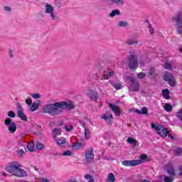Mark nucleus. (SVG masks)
<instances>
[{
	"mask_svg": "<svg viewBox=\"0 0 182 182\" xmlns=\"http://www.w3.org/2000/svg\"><path fill=\"white\" fill-rule=\"evenodd\" d=\"M164 109L165 112H167V113H171V112H173V105L166 103L164 106Z\"/></svg>",
	"mask_w": 182,
	"mask_h": 182,
	"instance_id": "24",
	"label": "nucleus"
},
{
	"mask_svg": "<svg viewBox=\"0 0 182 182\" xmlns=\"http://www.w3.org/2000/svg\"><path fill=\"white\" fill-rule=\"evenodd\" d=\"M170 91L168 89H165L162 91V96L164 97V99H166V100H168L170 99Z\"/></svg>",
	"mask_w": 182,
	"mask_h": 182,
	"instance_id": "27",
	"label": "nucleus"
},
{
	"mask_svg": "<svg viewBox=\"0 0 182 182\" xmlns=\"http://www.w3.org/2000/svg\"><path fill=\"white\" fill-rule=\"evenodd\" d=\"M25 154V151L22 149L19 150L18 152V156H23Z\"/></svg>",
	"mask_w": 182,
	"mask_h": 182,
	"instance_id": "53",
	"label": "nucleus"
},
{
	"mask_svg": "<svg viewBox=\"0 0 182 182\" xmlns=\"http://www.w3.org/2000/svg\"><path fill=\"white\" fill-rule=\"evenodd\" d=\"M137 43H139V41H137V39L135 38H129L128 40L126 41L125 44L126 45H137Z\"/></svg>",
	"mask_w": 182,
	"mask_h": 182,
	"instance_id": "23",
	"label": "nucleus"
},
{
	"mask_svg": "<svg viewBox=\"0 0 182 182\" xmlns=\"http://www.w3.org/2000/svg\"><path fill=\"white\" fill-rule=\"evenodd\" d=\"M87 96H88V97L90 98L91 100L96 102V100H97L99 95L97 94V92H96V90H87Z\"/></svg>",
	"mask_w": 182,
	"mask_h": 182,
	"instance_id": "12",
	"label": "nucleus"
},
{
	"mask_svg": "<svg viewBox=\"0 0 182 182\" xmlns=\"http://www.w3.org/2000/svg\"><path fill=\"white\" fill-rule=\"evenodd\" d=\"M45 13L48 15L51 22H59V16L55 13V8L52 4H48L45 6Z\"/></svg>",
	"mask_w": 182,
	"mask_h": 182,
	"instance_id": "4",
	"label": "nucleus"
},
{
	"mask_svg": "<svg viewBox=\"0 0 182 182\" xmlns=\"http://www.w3.org/2000/svg\"><path fill=\"white\" fill-rule=\"evenodd\" d=\"M68 182H77L76 178L68 179Z\"/></svg>",
	"mask_w": 182,
	"mask_h": 182,
	"instance_id": "55",
	"label": "nucleus"
},
{
	"mask_svg": "<svg viewBox=\"0 0 182 182\" xmlns=\"http://www.w3.org/2000/svg\"><path fill=\"white\" fill-rule=\"evenodd\" d=\"M109 107L112 109V112H114L115 116H120V111L119 110V107L113 104H109Z\"/></svg>",
	"mask_w": 182,
	"mask_h": 182,
	"instance_id": "17",
	"label": "nucleus"
},
{
	"mask_svg": "<svg viewBox=\"0 0 182 182\" xmlns=\"http://www.w3.org/2000/svg\"><path fill=\"white\" fill-rule=\"evenodd\" d=\"M166 171L171 177H174V176H176V171H174V168H173L172 163H168L166 166Z\"/></svg>",
	"mask_w": 182,
	"mask_h": 182,
	"instance_id": "14",
	"label": "nucleus"
},
{
	"mask_svg": "<svg viewBox=\"0 0 182 182\" xmlns=\"http://www.w3.org/2000/svg\"><path fill=\"white\" fill-rule=\"evenodd\" d=\"M130 55L128 56V66L131 70H136L139 66L137 61V54L134 51H130Z\"/></svg>",
	"mask_w": 182,
	"mask_h": 182,
	"instance_id": "5",
	"label": "nucleus"
},
{
	"mask_svg": "<svg viewBox=\"0 0 182 182\" xmlns=\"http://www.w3.org/2000/svg\"><path fill=\"white\" fill-rule=\"evenodd\" d=\"M134 112H135V113H137L138 114H141V111H140L139 109H136Z\"/></svg>",
	"mask_w": 182,
	"mask_h": 182,
	"instance_id": "56",
	"label": "nucleus"
},
{
	"mask_svg": "<svg viewBox=\"0 0 182 182\" xmlns=\"http://www.w3.org/2000/svg\"><path fill=\"white\" fill-rule=\"evenodd\" d=\"M155 130L157 132V134L161 136V137H168L171 139V140H174V136H171V134L167 130V128H166L163 125H158L155 127Z\"/></svg>",
	"mask_w": 182,
	"mask_h": 182,
	"instance_id": "7",
	"label": "nucleus"
},
{
	"mask_svg": "<svg viewBox=\"0 0 182 182\" xmlns=\"http://www.w3.org/2000/svg\"><path fill=\"white\" fill-rule=\"evenodd\" d=\"M63 156H73V152H72V151L68 150L63 152Z\"/></svg>",
	"mask_w": 182,
	"mask_h": 182,
	"instance_id": "42",
	"label": "nucleus"
},
{
	"mask_svg": "<svg viewBox=\"0 0 182 182\" xmlns=\"http://www.w3.org/2000/svg\"><path fill=\"white\" fill-rule=\"evenodd\" d=\"M149 75H150L151 77H156L157 75V73H156V69H154V68H151L149 69Z\"/></svg>",
	"mask_w": 182,
	"mask_h": 182,
	"instance_id": "30",
	"label": "nucleus"
},
{
	"mask_svg": "<svg viewBox=\"0 0 182 182\" xmlns=\"http://www.w3.org/2000/svg\"><path fill=\"white\" fill-rule=\"evenodd\" d=\"M164 181L165 182H171V178L168 177V176H164Z\"/></svg>",
	"mask_w": 182,
	"mask_h": 182,
	"instance_id": "51",
	"label": "nucleus"
},
{
	"mask_svg": "<svg viewBox=\"0 0 182 182\" xmlns=\"http://www.w3.org/2000/svg\"><path fill=\"white\" fill-rule=\"evenodd\" d=\"M55 142L58 144V146H63V144H66V139L63 137L56 138Z\"/></svg>",
	"mask_w": 182,
	"mask_h": 182,
	"instance_id": "25",
	"label": "nucleus"
},
{
	"mask_svg": "<svg viewBox=\"0 0 182 182\" xmlns=\"http://www.w3.org/2000/svg\"><path fill=\"white\" fill-rule=\"evenodd\" d=\"M112 87H114L117 90H120L122 89V84L117 82H113L112 81H109Z\"/></svg>",
	"mask_w": 182,
	"mask_h": 182,
	"instance_id": "26",
	"label": "nucleus"
},
{
	"mask_svg": "<svg viewBox=\"0 0 182 182\" xmlns=\"http://www.w3.org/2000/svg\"><path fill=\"white\" fill-rule=\"evenodd\" d=\"M107 181L108 182H114L116 181V178L114 177V175L113 173H110L107 176Z\"/></svg>",
	"mask_w": 182,
	"mask_h": 182,
	"instance_id": "29",
	"label": "nucleus"
},
{
	"mask_svg": "<svg viewBox=\"0 0 182 182\" xmlns=\"http://www.w3.org/2000/svg\"><path fill=\"white\" fill-rule=\"evenodd\" d=\"M21 146H23V144H21Z\"/></svg>",
	"mask_w": 182,
	"mask_h": 182,
	"instance_id": "62",
	"label": "nucleus"
},
{
	"mask_svg": "<svg viewBox=\"0 0 182 182\" xmlns=\"http://www.w3.org/2000/svg\"><path fill=\"white\" fill-rule=\"evenodd\" d=\"M84 178H85V180H89L88 182H95V178H93L90 174L85 175Z\"/></svg>",
	"mask_w": 182,
	"mask_h": 182,
	"instance_id": "34",
	"label": "nucleus"
},
{
	"mask_svg": "<svg viewBox=\"0 0 182 182\" xmlns=\"http://www.w3.org/2000/svg\"><path fill=\"white\" fill-rule=\"evenodd\" d=\"M178 170L182 173V165L178 167Z\"/></svg>",
	"mask_w": 182,
	"mask_h": 182,
	"instance_id": "58",
	"label": "nucleus"
},
{
	"mask_svg": "<svg viewBox=\"0 0 182 182\" xmlns=\"http://www.w3.org/2000/svg\"><path fill=\"white\" fill-rule=\"evenodd\" d=\"M140 159V161H141V163H144L145 160H147L148 156L146 154H141L139 156Z\"/></svg>",
	"mask_w": 182,
	"mask_h": 182,
	"instance_id": "37",
	"label": "nucleus"
},
{
	"mask_svg": "<svg viewBox=\"0 0 182 182\" xmlns=\"http://www.w3.org/2000/svg\"><path fill=\"white\" fill-rule=\"evenodd\" d=\"M85 137L87 140L90 137V132L87 128L85 129Z\"/></svg>",
	"mask_w": 182,
	"mask_h": 182,
	"instance_id": "36",
	"label": "nucleus"
},
{
	"mask_svg": "<svg viewBox=\"0 0 182 182\" xmlns=\"http://www.w3.org/2000/svg\"><path fill=\"white\" fill-rule=\"evenodd\" d=\"M4 124L8 127L10 133H15L16 132V124L12 122L11 118H6L4 121Z\"/></svg>",
	"mask_w": 182,
	"mask_h": 182,
	"instance_id": "9",
	"label": "nucleus"
},
{
	"mask_svg": "<svg viewBox=\"0 0 182 182\" xmlns=\"http://www.w3.org/2000/svg\"><path fill=\"white\" fill-rule=\"evenodd\" d=\"M73 150H80V149H85V144L77 142L73 145Z\"/></svg>",
	"mask_w": 182,
	"mask_h": 182,
	"instance_id": "20",
	"label": "nucleus"
},
{
	"mask_svg": "<svg viewBox=\"0 0 182 182\" xmlns=\"http://www.w3.org/2000/svg\"><path fill=\"white\" fill-rule=\"evenodd\" d=\"M16 107H17L18 112H23V110L22 109V106H21V104L18 103L16 105Z\"/></svg>",
	"mask_w": 182,
	"mask_h": 182,
	"instance_id": "49",
	"label": "nucleus"
},
{
	"mask_svg": "<svg viewBox=\"0 0 182 182\" xmlns=\"http://www.w3.org/2000/svg\"><path fill=\"white\" fill-rule=\"evenodd\" d=\"M171 77H173V75H171V73H167V72L165 73L164 79L166 80V82H168V80H170L171 79Z\"/></svg>",
	"mask_w": 182,
	"mask_h": 182,
	"instance_id": "31",
	"label": "nucleus"
},
{
	"mask_svg": "<svg viewBox=\"0 0 182 182\" xmlns=\"http://www.w3.org/2000/svg\"><path fill=\"white\" fill-rule=\"evenodd\" d=\"M168 82L171 86H174V85H176V80H174L171 78Z\"/></svg>",
	"mask_w": 182,
	"mask_h": 182,
	"instance_id": "48",
	"label": "nucleus"
},
{
	"mask_svg": "<svg viewBox=\"0 0 182 182\" xmlns=\"http://www.w3.org/2000/svg\"><path fill=\"white\" fill-rule=\"evenodd\" d=\"M122 166L125 167H134V166H139V164H141V161L139 159L134 160H125L122 162Z\"/></svg>",
	"mask_w": 182,
	"mask_h": 182,
	"instance_id": "10",
	"label": "nucleus"
},
{
	"mask_svg": "<svg viewBox=\"0 0 182 182\" xmlns=\"http://www.w3.org/2000/svg\"><path fill=\"white\" fill-rule=\"evenodd\" d=\"M101 119H103V120H105V122H107V124H112V122H110V119H113V115L110 112H107L104 114H102L101 117Z\"/></svg>",
	"mask_w": 182,
	"mask_h": 182,
	"instance_id": "13",
	"label": "nucleus"
},
{
	"mask_svg": "<svg viewBox=\"0 0 182 182\" xmlns=\"http://www.w3.org/2000/svg\"><path fill=\"white\" fill-rule=\"evenodd\" d=\"M149 29V33L151 35H154V28H153V26H151V24L149 25L148 26Z\"/></svg>",
	"mask_w": 182,
	"mask_h": 182,
	"instance_id": "43",
	"label": "nucleus"
},
{
	"mask_svg": "<svg viewBox=\"0 0 182 182\" xmlns=\"http://www.w3.org/2000/svg\"><path fill=\"white\" fill-rule=\"evenodd\" d=\"M149 109L146 107H143L141 110V114H148Z\"/></svg>",
	"mask_w": 182,
	"mask_h": 182,
	"instance_id": "38",
	"label": "nucleus"
},
{
	"mask_svg": "<svg viewBox=\"0 0 182 182\" xmlns=\"http://www.w3.org/2000/svg\"><path fill=\"white\" fill-rule=\"evenodd\" d=\"M65 129L66 132H72V130H73V127H72V126H70L69 127H65Z\"/></svg>",
	"mask_w": 182,
	"mask_h": 182,
	"instance_id": "50",
	"label": "nucleus"
},
{
	"mask_svg": "<svg viewBox=\"0 0 182 182\" xmlns=\"http://www.w3.org/2000/svg\"><path fill=\"white\" fill-rule=\"evenodd\" d=\"M109 15L110 18H114V16H120L121 15L120 10L114 9L111 11V13H109Z\"/></svg>",
	"mask_w": 182,
	"mask_h": 182,
	"instance_id": "19",
	"label": "nucleus"
},
{
	"mask_svg": "<svg viewBox=\"0 0 182 182\" xmlns=\"http://www.w3.org/2000/svg\"><path fill=\"white\" fill-rule=\"evenodd\" d=\"M7 114L9 117H11V119H14V117H16V114H15V112H14V111H9Z\"/></svg>",
	"mask_w": 182,
	"mask_h": 182,
	"instance_id": "41",
	"label": "nucleus"
},
{
	"mask_svg": "<svg viewBox=\"0 0 182 182\" xmlns=\"http://www.w3.org/2000/svg\"><path fill=\"white\" fill-rule=\"evenodd\" d=\"M6 171L15 176L16 177H26L28 173L25 170L21 168L19 162L14 161L10 163L9 166L6 168Z\"/></svg>",
	"mask_w": 182,
	"mask_h": 182,
	"instance_id": "2",
	"label": "nucleus"
},
{
	"mask_svg": "<svg viewBox=\"0 0 182 182\" xmlns=\"http://www.w3.org/2000/svg\"><path fill=\"white\" fill-rule=\"evenodd\" d=\"M14 53H15V48H11L9 50V55L10 58H14Z\"/></svg>",
	"mask_w": 182,
	"mask_h": 182,
	"instance_id": "39",
	"label": "nucleus"
},
{
	"mask_svg": "<svg viewBox=\"0 0 182 182\" xmlns=\"http://www.w3.org/2000/svg\"><path fill=\"white\" fill-rule=\"evenodd\" d=\"M4 11L5 12H11V11H12V9L10 6H4Z\"/></svg>",
	"mask_w": 182,
	"mask_h": 182,
	"instance_id": "47",
	"label": "nucleus"
},
{
	"mask_svg": "<svg viewBox=\"0 0 182 182\" xmlns=\"http://www.w3.org/2000/svg\"><path fill=\"white\" fill-rule=\"evenodd\" d=\"M179 52H181V53H182V48H179Z\"/></svg>",
	"mask_w": 182,
	"mask_h": 182,
	"instance_id": "60",
	"label": "nucleus"
},
{
	"mask_svg": "<svg viewBox=\"0 0 182 182\" xmlns=\"http://www.w3.org/2000/svg\"><path fill=\"white\" fill-rule=\"evenodd\" d=\"M173 21L176 22L177 33L181 35L182 33V10L177 12L173 17Z\"/></svg>",
	"mask_w": 182,
	"mask_h": 182,
	"instance_id": "6",
	"label": "nucleus"
},
{
	"mask_svg": "<svg viewBox=\"0 0 182 182\" xmlns=\"http://www.w3.org/2000/svg\"><path fill=\"white\" fill-rule=\"evenodd\" d=\"M17 116L21 120H23L24 122H28V117H26V115H25V114L23 113V111L17 112Z\"/></svg>",
	"mask_w": 182,
	"mask_h": 182,
	"instance_id": "21",
	"label": "nucleus"
},
{
	"mask_svg": "<svg viewBox=\"0 0 182 182\" xmlns=\"http://www.w3.org/2000/svg\"><path fill=\"white\" fill-rule=\"evenodd\" d=\"M2 174H3V176H6V173H5V172L3 173Z\"/></svg>",
	"mask_w": 182,
	"mask_h": 182,
	"instance_id": "61",
	"label": "nucleus"
},
{
	"mask_svg": "<svg viewBox=\"0 0 182 182\" xmlns=\"http://www.w3.org/2000/svg\"><path fill=\"white\" fill-rule=\"evenodd\" d=\"M151 127H152V129H154V128L156 129V125L152 123V124H151Z\"/></svg>",
	"mask_w": 182,
	"mask_h": 182,
	"instance_id": "57",
	"label": "nucleus"
},
{
	"mask_svg": "<svg viewBox=\"0 0 182 182\" xmlns=\"http://www.w3.org/2000/svg\"><path fill=\"white\" fill-rule=\"evenodd\" d=\"M36 147L37 150H43V149H45V145L41 142H38Z\"/></svg>",
	"mask_w": 182,
	"mask_h": 182,
	"instance_id": "35",
	"label": "nucleus"
},
{
	"mask_svg": "<svg viewBox=\"0 0 182 182\" xmlns=\"http://www.w3.org/2000/svg\"><path fill=\"white\" fill-rule=\"evenodd\" d=\"M141 182H150V181H149L147 179H144V180L141 181Z\"/></svg>",
	"mask_w": 182,
	"mask_h": 182,
	"instance_id": "59",
	"label": "nucleus"
},
{
	"mask_svg": "<svg viewBox=\"0 0 182 182\" xmlns=\"http://www.w3.org/2000/svg\"><path fill=\"white\" fill-rule=\"evenodd\" d=\"M31 97H33V99H39L41 98V94L39 93L32 94Z\"/></svg>",
	"mask_w": 182,
	"mask_h": 182,
	"instance_id": "46",
	"label": "nucleus"
},
{
	"mask_svg": "<svg viewBox=\"0 0 182 182\" xmlns=\"http://www.w3.org/2000/svg\"><path fill=\"white\" fill-rule=\"evenodd\" d=\"M41 100H37L34 102H33L30 106H29V110L31 112H35L36 110H38L39 109V106H41Z\"/></svg>",
	"mask_w": 182,
	"mask_h": 182,
	"instance_id": "15",
	"label": "nucleus"
},
{
	"mask_svg": "<svg viewBox=\"0 0 182 182\" xmlns=\"http://www.w3.org/2000/svg\"><path fill=\"white\" fill-rule=\"evenodd\" d=\"M114 76V72L109 70L107 67H100V73L96 75V80L101 82L103 80H109L110 77Z\"/></svg>",
	"mask_w": 182,
	"mask_h": 182,
	"instance_id": "3",
	"label": "nucleus"
},
{
	"mask_svg": "<svg viewBox=\"0 0 182 182\" xmlns=\"http://www.w3.org/2000/svg\"><path fill=\"white\" fill-rule=\"evenodd\" d=\"M61 133L62 131L60 130V129L55 128L52 132V137H53V139H56V136H60Z\"/></svg>",
	"mask_w": 182,
	"mask_h": 182,
	"instance_id": "22",
	"label": "nucleus"
},
{
	"mask_svg": "<svg viewBox=\"0 0 182 182\" xmlns=\"http://www.w3.org/2000/svg\"><path fill=\"white\" fill-rule=\"evenodd\" d=\"M52 124V123L51 124H50V126Z\"/></svg>",
	"mask_w": 182,
	"mask_h": 182,
	"instance_id": "64",
	"label": "nucleus"
},
{
	"mask_svg": "<svg viewBox=\"0 0 182 182\" xmlns=\"http://www.w3.org/2000/svg\"><path fill=\"white\" fill-rule=\"evenodd\" d=\"M173 154H174V156H181V154H182V148L175 147L173 149Z\"/></svg>",
	"mask_w": 182,
	"mask_h": 182,
	"instance_id": "28",
	"label": "nucleus"
},
{
	"mask_svg": "<svg viewBox=\"0 0 182 182\" xmlns=\"http://www.w3.org/2000/svg\"><path fill=\"white\" fill-rule=\"evenodd\" d=\"M164 68L167 69L168 70H171V64H170L168 63H165Z\"/></svg>",
	"mask_w": 182,
	"mask_h": 182,
	"instance_id": "44",
	"label": "nucleus"
},
{
	"mask_svg": "<svg viewBox=\"0 0 182 182\" xmlns=\"http://www.w3.org/2000/svg\"><path fill=\"white\" fill-rule=\"evenodd\" d=\"M128 82H129L130 87H129V90L132 92H139L140 90V85L134 77H128Z\"/></svg>",
	"mask_w": 182,
	"mask_h": 182,
	"instance_id": "8",
	"label": "nucleus"
},
{
	"mask_svg": "<svg viewBox=\"0 0 182 182\" xmlns=\"http://www.w3.org/2000/svg\"><path fill=\"white\" fill-rule=\"evenodd\" d=\"M26 105H28V106H30L32 104V100L31 99H27L26 100Z\"/></svg>",
	"mask_w": 182,
	"mask_h": 182,
	"instance_id": "52",
	"label": "nucleus"
},
{
	"mask_svg": "<svg viewBox=\"0 0 182 182\" xmlns=\"http://www.w3.org/2000/svg\"><path fill=\"white\" fill-rule=\"evenodd\" d=\"M52 124V123L51 124H50V126Z\"/></svg>",
	"mask_w": 182,
	"mask_h": 182,
	"instance_id": "63",
	"label": "nucleus"
},
{
	"mask_svg": "<svg viewBox=\"0 0 182 182\" xmlns=\"http://www.w3.org/2000/svg\"><path fill=\"white\" fill-rule=\"evenodd\" d=\"M75 107V105L72 101L55 102L53 103H48L43 106L42 113L44 114H50V116H60L63 113V110H72Z\"/></svg>",
	"mask_w": 182,
	"mask_h": 182,
	"instance_id": "1",
	"label": "nucleus"
},
{
	"mask_svg": "<svg viewBox=\"0 0 182 182\" xmlns=\"http://www.w3.org/2000/svg\"><path fill=\"white\" fill-rule=\"evenodd\" d=\"M41 182H50L49 180H48L47 178H43L41 180Z\"/></svg>",
	"mask_w": 182,
	"mask_h": 182,
	"instance_id": "54",
	"label": "nucleus"
},
{
	"mask_svg": "<svg viewBox=\"0 0 182 182\" xmlns=\"http://www.w3.org/2000/svg\"><path fill=\"white\" fill-rule=\"evenodd\" d=\"M27 149L28 151H34L35 150V145L33 143H29L27 144Z\"/></svg>",
	"mask_w": 182,
	"mask_h": 182,
	"instance_id": "33",
	"label": "nucleus"
},
{
	"mask_svg": "<svg viewBox=\"0 0 182 182\" xmlns=\"http://www.w3.org/2000/svg\"><path fill=\"white\" fill-rule=\"evenodd\" d=\"M116 26L117 28H129V22L127 21H118Z\"/></svg>",
	"mask_w": 182,
	"mask_h": 182,
	"instance_id": "16",
	"label": "nucleus"
},
{
	"mask_svg": "<svg viewBox=\"0 0 182 182\" xmlns=\"http://www.w3.org/2000/svg\"><path fill=\"white\" fill-rule=\"evenodd\" d=\"M176 117H178V119H179V120H181V122H182V109H180L179 112H178Z\"/></svg>",
	"mask_w": 182,
	"mask_h": 182,
	"instance_id": "45",
	"label": "nucleus"
},
{
	"mask_svg": "<svg viewBox=\"0 0 182 182\" xmlns=\"http://www.w3.org/2000/svg\"><path fill=\"white\" fill-rule=\"evenodd\" d=\"M138 79H144L146 77V73H139L136 75Z\"/></svg>",
	"mask_w": 182,
	"mask_h": 182,
	"instance_id": "40",
	"label": "nucleus"
},
{
	"mask_svg": "<svg viewBox=\"0 0 182 182\" xmlns=\"http://www.w3.org/2000/svg\"><path fill=\"white\" fill-rule=\"evenodd\" d=\"M95 159V154H93V148H90L85 151V160L87 163H93Z\"/></svg>",
	"mask_w": 182,
	"mask_h": 182,
	"instance_id": "11",
	"label": "nucleus"
},
{
	"mask_svg": "<svg viewBox=\"0 0 182 182\" xmlns=\"http://www.w3.org/2000/svg\"><path fill=\"white\" fill-rule=\"evenodd\" d=\"M109 1V2H112L114 5H117V6H123L126 1L124 0H105Z\"/></svg>",
	"mask_w": 182,
	"mask_h": 182,
	"instance_id": "18",
	"label": "nucleus"
},
{
	"mask_svg": "<svg viewBox=\"0 0 182 182\" xmlns=\"http://www.w3.org/2000/svg\"><path fill=\"white\" fill-rule=\"evenodd\" d=\"M127 141L129 144H133V146H137V141L133 138H128Z\"/></svg>",
	"mask_w": 182,
	"mask_h": 182,
	"instance_id": "32",
	"label": "nucleus"
}]
</instances>
